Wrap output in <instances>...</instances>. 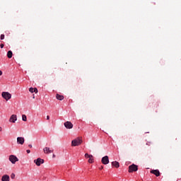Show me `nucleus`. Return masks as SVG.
I'll return each instance as SVG.
<instances>
[{"label":"nucleus","instance_id":"obj_17","mask_svg":"<svg viewBox=\"0 0 181 181\" xmlns=\"http://www.w3.org/2000/svg\"><path fill=\"white\" fill-rule=\"evenodd\" d=\"M22 119H23V121H25V122L28 121V118L26 117V116L25 115H22Z\"/></svg>","mask_w":181,"mask_h":181},{"label":"nucleus","instance_id":"obj_5","mask_svg":"<svg viewBox=\"0 0 181 181\" xmlns=\"http://www.w3.org/2000/svg\"><path fill=\"white\" fill-rule=\"evenodd\" d=\"M34 163H35V165H37V166H40V165H42V163H45V160L38 158L36 160H34Z\"/></svg>","mask_w":181,"mask_h":181},{"label":"nucleus","instance_id":"obj_15","mask_svg":"<svg viewBox=\"0 0 181 181\" xmlns=\"http://www.w3.org/2000/svg\"><path fill=\"white\" fill-rule=\"evenodd\" d=\"M88 163H93L94 162V156H93V155L89 156L88 158Z\"/></svg>","mask_w":181,"mask_h":181},{"label":"nucleus","instance_id":"obj_8","mask_svg":"<svg viewBox=\"0 0 181 181\" xmlns=\"http://www.w3.org/2000/svg\"><path fill=\"white\" fill-rule=\"evenodd\" d=\"M17 144L18 145H23V144H25V138H23V137H18L17 138Z\"/></svg>","mask_w":181,"mask_h":181},{"label":"nucleus","instance_id":"obj_24","mask_svg":"<svg viewBox=\"0 0 181 181\" xmlns=\"http://www.w3.org/2000/svg\"><path fill=\"white\" fill-rule=\"evenodd\" d=\"M99 169H100V170H103V169H104V166L101 165V166L99 168Z\"/></svg>","mask_w":181,"mask_h":181},{"label":"nucleus","instance_id":"obj_18","mask_svg":"<svg viewBox=\"0 0 181 181\" xmlns=\"http://www.w3.org/2000/svg\"><path fill=\"white\" fill-rule=\"evenodd\" d=\"M0 39H1V40H4V39H5V35L1 34L0 36Z\"/></svg>","mask_w":181,"mask_h":181},{"label":"nucleus","instance_id":"obj_21","mask_svg":"<svg viewBox=\"0 0 181 181\" xmlns=\"http://www.w3.org/2000/svg\"><path fill=\"white\" fill-rule=\"evenodd\" d=\"M11 179H15V173H12L11 175Z\"/></svg>","mask_w":181,"mask_h":181},{"label":"nucleus","instance_id":"obj_22","mask_svg":"<svg viewBox=\"0 0 181 181\" xmlns=\"http://www.w3.org/2000/svg\"><path fill=\"white\" fill-rule=\"evenodd\" d=\"M34 93H35V94H37V88H34Z\"/></svg>","mask_w":181,"mask_h":181},{"label":"nucleus","instance_id":"obj_12","mask_svg":"<svg viewBox=\"0 0 181 181\" xmlns=\"http://www.w3.org/2000/svg\"><path fill=\"white\" fill-rule=\"evenodd\" d=\"M9 180H10V177H9V175H4L1 177V181H9Z\"/></svg>","mask_w":181,"mask_h":181},{"label":"nucleus","instance_id":"obj_14","mask_svg":"<svg viewBox=\"0 0 181 181\" xmlns=\"http://www.w3.org/2000/svg\"><path fill=\"white\" fill-rule=\"evenodd\" d=\"M112 166H115V168H119V163H118V161H112Z\"/></svg>","mask_w":181,"mask_h":181},{"label":"nucleus","instance_id":"obj_19","mask_svg":"<svg viewBox=\"0 0 181 181\" xmlns=\"http://www.w3.org/2000/svg\"><path fill=\"white\" fill-rule=\"evenodd\" d=\"M34 90H35V88H30L29 91H30V93H34Z\"/></svg>","mask_w":181,"mask_h":181},{"label":"nucleus","instance_id":"obj_3","mask_svg":"<svg viewBox=\"0 0 181 181\" xmlns=\"http://www.w3.org/2000/svg\"><path fill=\"white\" fill-rule=\"evenodd\" d=\"M9 160L13 163V165H15L16 162H19V158H17L16 156L11 155L9 156Z\"/></svg>","mask_w":181,"mask_h":181},{"label":"nucleus","instance_id":"obj_9","mask_svg":"<svg viewBox=\"0 0 181 181\" xmlns=\"http://www.w3.org/2000/svg\"><path fill=\"white\" fill-rule=\"evenodd\" d=\"M43 151L47 155H49V153H53V150L50 149L49 147H45Z\"/></svg>","mask_w":181,"mask_h":181},{"label":"nucleus","instance_id":"obj_1","mask_svg":"<svg viewBox=\"0 0 181 181\" xmlns=\"http://www.w3.org/2000/svg\"><path fill=\"white\" fill-rule=\"evenodd\" d=\"M83 144V139L80 137H78L71 141V146H79Z\"/></svg>","mask_w":181,"mask_h":181},{"label":"nucleus","instance_id":"obj_27","mask_svg":"<svg viewBox=\"0 0 181 181\" xmlns=\"http://www.w3.org/2000/svg\"><path fill=\"white\" fill-rule=\"evenodd\" d=\"M28 147L32 148V147H33V146H32V144H29V145H28Z\"/></svg>","mask_w":181,"mask_h":181},{"label":"nucleus","instance_id":"obj_26","mask_svg":"<svg viewBox=\"0 0 181 181\" xmlns=\"http://www.w3.org/2000/svg\"><path fill=\"white\" fill-rule=\"evenodd\" d=\"M26 152L27 153H30V150H27Z\"/></svg>","mask_w":181,"mask_h":181},{"label":"nucleus","instance_id":"obj_25","mask_svg":"<svg viewBox=\"0 0 181 181\" xmlns=\"http://www.w3.org/2000/svg\"><path fill=\"white\" fill-rule=\"evenodd\" d=\"M47 119H48V120L50 119V116L47 115Z\"/></svg>","mask_w":181,"mask_h":181},{"label":"nucleus","instance_id":"obj_23","mask_svg":"<svg viewBox=\"0 0 181 181\" xmlns=\"http://www.w3.org/2000/svg\"><path fill=\"white\" fill-rule=\"evenodd\" d=\"M4 44H1L0 45L1 49H4Z\"/></svg>","mask_w":181,"mask_h":181},{"label":"nucleus","instance_id":"obj_30","mask_svg":"<svg viewBox=\"0 0 181 181\" xmlns=\"http://www.w3.org/2000/svg\"><path fill=\"white\" fill-rule=\"evenodd\" d=\"M1 131H2V127H0V132H1Z\"/></svg>","mask_w":181,"mask_h":181},{"label":"nucleus","instance_id":"obj_13","mask_svg":"<svg viewBox=\"0 0 181 181\" xmlns=\"http://www.w3.org/2000/svg\"><path fill=\"white\" fill-rule=\"evenodd\" d=\"M56 98L57 100H59V101H62V100H64V96L59 95V93H57L56 95Z\"/></svg>","mask_w":181,"mask_h":181},{"label":"nucleus","instance_id":"obj_6","mask_svg":"<svg viewBox=\"0 0 181 181\" xmlns=\"http://www.w3.org/2000/svg\"><path fill=\"white\" fill-rule=\"evenodd\" d=\"M101 162L103 165H108V163H110V158H108V156L103 157Z\"/></svg>","mask_w":181,"mask_h":181},{"label":"nucleus","instance_id":"obj_11","mask_svg":"<svg viewBox=\"0 0 181 181\" xmlns=\"http://www.w3.org/2000/svg\"><path fill=\"white\" fill-rule=\"evenodd\" d=\"M16 119H18V117H16V115H12L10 117V122H13L15 123V121H16Z\"/></svg>","mask_w":181,"mask_h":181},{"label":"nucleus","instance_id":"obj_2","mask_svg":"<svg viewBox=\"0 0 181 181\" xmlns=\"http://www.w3.org/2000/svg\"><path fill=\"white\" fill-rule=\"evenodd\" d=\"M1 95L3 98H4V100H6V101L12 98V95H11V93H9L8 92H3L1 93Z\"/></svg>","mask_w":181,"mask_h":181},{"label":"nucleus","instance_id":"obj_10","mask_svg":"<svg viewBox=\"0 0 181 181\" xmlns=\"http://www.w3.org/2000/svg\"><path fill=\"white\" fill-rule=\"evenodd\" d=\"M150 173H152L153 175H155L157 177L160 176V172H159V170H153L150 171Z\"/></svg>","mask_w":181,"mask_h":181},{"label":"nucleus","instance_id":"obj_4","mask_svg":"<svg viewBox=\"0 0 181 181\" xmlns=\"http://www.w3.org/2000/svg\"><path fill=\"white\" fill-rule=\"evenodd\" d=\"M136 170H138V165L135 164H132L129 167V173H132V172H136Z\"/></svg>","mask_w":181,"mask_h":181},{"label":"nucleus","instance_id":"obj_29","mask_svg":"<svg viewBox=\"0 0 181 181\" xmlns=\"http://www.w3.org/2000/svg\"><path fill=\"white\" fill-rule=\"evenodd\" d=\"M2 74V71H0V76Z\"/></svg>","mask_w":181,"mask_h":181},{"label":"nucleus","instance_id":"obj_28","mask_svg":"<svg viewBox=\"0 0 181 181\" xmlns=\"http://www.w3.org/2000/svg\"><path fill=\"white\" fill-rule=\"evenodd\" d=\"M52 158H56V155L53 154Z\"/></svg>","mask_w":181,"mask_h":181},{"label":"nucleus","instance_id":"obj_16","mask_svg":"<svg viewBox=\"0 0 181 181\" xmlns=\"http://www.w3.org/2000/svg\"><path fill=\"white\" fill-rule=\"evenodd\" d=\"M12 51H8L7 52V57H8V59H12Z\"/></svg>","mask_w":181,"mask_h":181},{"label":"nucleus","instance_id":"obj_7","mask_svg":"<svg viewBox=\"0 0 181 181\" xmlns=\"http://www.w3.org/2000/svg\"><path fill=\"white\" fill-rule=\"evenodd\" d=\"M65 128H66L67 129H71V128H73V124L71 123V122H66L64 124Z\"/></svg>","mask_w":181,"mask_h":181},{"label":"nucleus","instance_id":"obj_20","mask_svg":"<svg viewBox=\"0 0 181 181\" xmlns=\"http://www.w3.org/2000/svg\"><path fill=\"white\" fill-rule=\"evenodd\" d=\"M89 156H91V155H89L88 153L85 154V158H89Z\"/></svg>","mask_w":181,"mask_h":181}]
</instances>
